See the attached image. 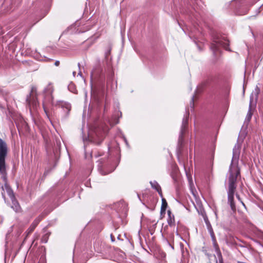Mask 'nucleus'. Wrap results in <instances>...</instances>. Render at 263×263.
<instances>
[{
    "label": "nucleus",
    "mask_w": 263,
    "mask_h": 263,
    "mask_svg": "<svg viewBox=\"0 0 263 263\" xmlns=\"http://www.w3.org/2000/svg\"><path fill=\"white\" fill-rule=\"evenodd\" d=\"M150 184L153 189L156 190L160 195L161 197H162V194L161 191V189L159 184L156 181H150Z\"/></svg>",
    "instance_id": "10"
},
{
    "label": "nucleus",
    "mask_w": 263,
    "mask_h": 263,
    "mask_svg": "<svg viewBox=\"0 0 263 263\" xmlns=\"http://www.w3.org/2000/svg\"><path fill=\"white\" fill-rule=\"evenodd\" d=\"M43 108H44V111L46 114V116L48 117V118H49V115H48V111L46 109V108H45L44 105L43 104Z\"/></svg>",
    "instance_id": "22"
},
{
    "label": "nucleus",
    "mask_w": 263,
    "mask_h": 263,
    "mask_svg": "<svg viewBox=\"0 0 263 263\" xmlns=\"http://www.w3.org/2000/svg\"><path fill=\"white\" fill-rule=\"evenodd\" d=\"M167 214H168V217H172V216H171V212L170 210H168L167 211Z\"/></svg>",
    "instance_id": "25"
},
{
    "label": "nucleus",
    "mask_w": 263,
    "mask_h": 263,
    "mask_svg": "<svg viewBox=\"0 0 263 263\" xmlns=\"http://www.w3.org/2000/svg\"><path fill=\"white\" fill-rule=\"evenodd\" d=\"M78 74L81 75V72H79Z\"/></svg>",
    "instance_id": "28"
},
{
    "label": "nucleus",
    "mask_w": 263,
    "mask_h": 263,
    "mask_svg": "<svg viewBox=\"0 0 263 263\" xmlns=\"http://www.w3.org/2000/svg\"><path fill=\"white\" fill-rule=\"evenodd\" d=\"M54 91L53 86L51 83H49L44 89V92L46 96H50L51 98L50 102L53 103L52 93Z\"/></svg>",
    "instance_id": "6"
},
{
    "label": "nucleus",
    "mask_w": 263,
    "mask_h": 263,
    "mask_svg": "<svg viewBox=\"0 0 263 263\" xmlns=\"http://www.w3.org/2000/svg\"><path fill=\"white\" fill-rule=\"evenodd\" d=\"M110 49H109L105 53V55H106V57H107L109 54H110Z\"/></svg>",
    "instance_id": "23"
},
{
    "label": "nucleus",
    "mask_w": 263,
    "mask_h": 263,
    "mask_svg": "<svg viewBox=\"0 0 263 263\" xmlns=\"http://www.w3.org/2000/svg\"><path fill=\"white\" fill-rule=\"evenodd\" d=\"M42 241L46 243L47 241V237L46 235L44 236L42 238Z\"/></svg>",
    "instance_id": "19"
},
{
    "label": "nucleus",
    "mask_w": 263,
    "mask_h": 263,
    "mask_svg": "<svg viewBox=\"0 0 263 263\" xmlns=\"http://www.w3.org/2000/svg\"><path fill=\"white\" fill-rule=\"evenodd\" d=\"M167 206V203L166 201V200L162 198V204L161 207V214H164L165 212V211L166 210V208Z\"/></svg>",
    "instance_id": "13"
},
{
    "label": "nucleus",
    "mask_w": 263,
    "mask_h": 263,
    "mask_svg": "<svg viewBox=\"0 0 263 263\" xmlns=\"http://www.w3.org/2000/svg\"><path fill=\"white\" fill-rule=\"evenodd\" d=\"M215 249H216V251L217 252L218 257L219 258V263H223L221 254L220 252L219 248H218L217 246H216V245H215ZM216 263H218L217 260H216Z\"/></svg>",
    "instance_id": "14"
},
{
    "label": "nucleus",
    "mask_w": 263,
    "mask_h": 263,
    "mask_svg": "<svg viewBox=\"0 0 263 263\" xmlns=\"http://www.w3.org/2000/svg\"><path fill=\"white\" fill-rule=\"evenodd\" d=\"M236 197L238 199V200H239L241 203H242V204L243 205V206H245V204H244V203L241 200V199L240 198V196L239 195H238V194H236Z\"/></svg>",
    "instance_id": "20"
},
{
    "label": "nucleus",
    "mask_w": 263,
    "mask_h": 263,
    "mask_svg": "<svg viewBox=\"0 0 263 263\" xmlns=\"http://www.w3.org/2000/svg\"><path fill=\"white\" fill-rule=\"evenodd\" d=\"M194 96H193L192 97L191 101V107L192 108L194 107Z\"/></svg>",
    "instance_id": "18"
},
{
    "label": "nucleus",
    "mask_w": 263,
    "mask_h": 263,
    "mask_svg": "<svg viewBox=\"0 0 263 263\" xmlns=\"http://www.w3.org/2000/svg\"><path fill=\"white\" fill-rule=\"evenodd\" d=\"M59 105L64 109H65L66 111L68 113L71 109V105L66 102L64 101H59Z\"/></svg>",
    "instance_id": "11"
},
{
    "label": "nucleus",
    "mask_w": 263,
    "mask_h": 263,
    "mask_svg": "<svg viewBox=\"0 0 263 263\" xmlns=\"http://www.w3.org/2000/svg\"><path fill=\"white\" fill-rule=\"evenodd\" d=\"M162 257H165V254L164 253H163V254H162Z\"/></svg>",
    "instance_id": "26"
},
{
    "label": "nucleus",
    "mask_w": 263,
    "mask_h": 263,
    "mask_svg": "<svg viewBox=\"0 0 263 263\" xmlns=\"http://www.w3.org/2000/svg\"><path fill=\"white\" fill-rule=\"evenodd\" d=\"M26 101L30 107L32 106L33 108H36L39 104L36 97L34 96L33 95H30L29 96H28L26 99Z\"/></svg>",
    "instance_id": "5"
},
{
    "label": "nucleus",
    "mask_w": 263,
    "mask_h": 263,
    "mask_svg": "<svg viewBox=\"0 0 263 263\" xmlns=\"http://www.w3.org/2000/svg\"><path fill=\"white\" fill-rule=\"evenodd\" d=\"M60 64V62L59 61H55V62L54 63V65L56 66H58Z\"/></svg>",
    "instance_id": "24"
},
{
    "label": "nucleus",
    "mask_w": 263,
    "mask_h": 263,
    "mask_svg": "<svg viewBox=\"0 0 263 263\" xmlns=\"http://www.w3.org/2000/svg\"><path fill=\"white\" fill-rule=\"evenodd\" d=\"M209 232H210V235H211L213 240L215 241V238L214 233V232H213L212 229L211 228V227L210 228H209Z\"/></svg>",
    "instance_id": "16"
},
{
    "label": "nucleus",
    "mask_w": 263,
    "mask_h": 263,
    "mask_svg": "<svg viewBox=\"0 0 263 263\" xmlns=\"http://www.w3.org/2000/svg\"><path fill=\"white\" fill-rule=\"evenodd\" d=\"M11 208L15 211L19 212L21 210V206H20L18 202L15 200L14 197L12 198V205Z\"/></svg>",
    "instance_id": "12"
},
{
    "label": "nucleus",
    "mask_w": 263,
    "mask_h": 263,
    "mask_svg": "<svg viewBox=\"0 0 263 263\" xmlns=\"http://www.w3.org/2000/svg\"><path fill=\"white\" fill-rule=\"evenodd\" d=\"M42 216L40 215L33 221V222L32 223V224L27 231L28 235L33 231V230L35 229L37 225L42 220Z\"/></svg>",
    "instance_id": "7"
},
{
    "label": "nucleus",
    "mask_w": 263,
    "mask_h": 263,
    "mask_svg": "<svg viewBox=\"0 0 263 263\" xmlns=\"http://www.w3.org/2000/svg\"><path fill=\"white\" fill-rule=\"evenodd\" d=\"M253 100L254 95L253 93H252L250 96V107L246 118V122H249L252 118V112L251 111V106L253 103Z\"/></svg>",
    "instance_id": "8"
},
{
    "label": "nucleus",
    "mask_w": 263,
    "mask_h": 263,
    "mask_svg": "<svg viewBox=\"0 0 263 263\" xmlns=\"http://www.w3.org/2000/svg\"><path fill=\"white\" fill-rule=\"evenodd\" d=\"M204 86V84H201L200 85H199L198 87H197V90H196V92H200L201 90H200V87H203Z\"/></svg>",
    "instance_id": "21"
},
{
    "label": "nucleus",
    "mask_w": 263,
    "mask_h": 263,
    "mask_svg": "<svg viewBox=\"0 0 263 263\" xmlns=\"http://www.w3.org/2000/svg\"><path fill=\"white\" fill-rule=\"evenodd\" d=\"M76 73V72H75V71H73V75L74 76H75Z\"/></svg>",
    "instance_id": "27"
},
{
    "label": "nucleus",
    "mask_w": 263,
    "mask_h": 263,
    "mask_svg": "<svg viewBox=\"0 0 263 263\" xmlns=\"http://www.w3.org/2000/svg\"><path fill=\"white\" fill-rule=\"evenodd\" d=\"M167 222L170 226L172 227L175 225V219L174 216L168 217Z\"/></svg>",
    "instance_id": "15"
},
{
    "label": "nucleus",
    "mask_w": 263,
    "mask_h": 263,
    "mask_svg": "<svg viewBox=\"0 0 263 263\" xmlns=\"http://www.w3.org/2000/svg\"><path fill=\"white\" fill-rule=\"evenodd\" d=\"M189 116V111H186V117H184L182 120V125L181 127L180 135L178 140V144L181 145L183 141V136L185 129L187 128L188 124V116Z\"/></svg>",
    "instance_id": "4"
},
{
    "label": "nucleus",
    "mask_w": 263,
    "mask_h": 263,
    "mask_svg": "<svg viewBox=\"0 0 263 263\" xmlns=\"http://www.w3.org/2000/svg\"><path fill=\"white\" fill-rule=\"evenodd\" d=\"M238 147L236 145L233 148V155L231 164L229 167V177L228 178V202L231 209L234 212L236 211V205L234 201V196L236 189V180L240 175V170L238 166L239 158Z\"/></svg>",
    "instance_id": "1"
},
{
    "label": "nucleus",
    "mask_w": 263,
    "mask_h": 263,
    "mask_svg": "<svg viewBox=\"0 0 263 263\" xmlns=\"http://www.w3.org/2000/svg\"><path fill=\"white\" fill-rule=\"evenodd\" d=\"M259 89L257 87L255 89V101H256V100L257 99V96L259 93Z\"/></svg>",
    "instance_id": "17"
},
{
    "label": "nucleus",
    "mask_w": 263,
    "mask_h": 263,
    "mask_svg": "<svg viewBox=\"0 0 263 263\" xmlns=\"http://www.w3.org/2000/svg\"><path fill=\"white\" fill-rule=\"evenodd\" d=\"M8 153V147L6 143L0 138V187L4 190V187L8 193L10 195L11 190L8 182L6 168L5 159Z\"/></svg>",
    "instance_id": "2"
},
{
    "label": "nucleus",
    "mask_w": 263,
    "mask_h": 263,
    "mask_svg": "<svg viewBox=\"0 0 263 263\" xmlns=\"http://www.w3.org/2000/svg\"><path fill=\"white\" fill-rule=\"evenodd\" d=\"M89 139L97 144H100L103 140V138L100 135V134L96 133L95 136H90Z\"/></svg>",
    "instance_id": "9"
},
{
    "label": "nucleus",
    "mask_w": 263,
    "mask_h": 263,
    "mask_svg": "<svg viewBox=\"0 0 263 263\" xmlns=\"http://www.w3.org/2000/svg\"><path fill=\"white\" fill-rule=\"evenodd\" d=\"M229 42L225 37L215 39L213 41V43L212 44L211 48L215 51L218 50L219 46L223 47L227 50H230L229 48Z\"/></svg>",
    "instance_id": "3"
}]
</instances>
